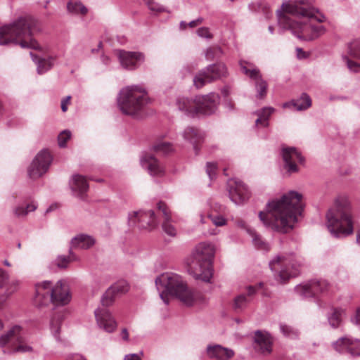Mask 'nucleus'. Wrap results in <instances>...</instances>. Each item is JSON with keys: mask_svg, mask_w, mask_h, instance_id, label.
<instances>
[{"mask_svg": "<svg viewBox=\"0 0 360 360\" xmlns=\"http://www.w3.org/2000/svg\"><path fill=\"white\" fill-rule=\"evenodd\" d=\"M52 162V157L47 150H41L28 167L27 174L30 179H37L44 174Z\"/></svg>", "mask_w": 360, "mask_h": 360, "instance_id": "dca6fc26", "label": "nucleus"}, {"mask_svg": "<svg viewBox=\"0 0 360 360\" xmlns=\"http://www.w3.org/2000/svg\"><path fill=\"white\" fill-rule=\"evenodd\" d=\"M228 186L230 198L235 204H242L249 198L250 191L243 181L231 179Z\"/></svg>", "mask_w": 360, "mask_h": 360, "instance_id": "6ab92c4d", "label": "nucleus"}, {"mask_svg": "<svg viewBox=\"0 0 360 360\" xmlns=\"http://www.w3.org/2000/svg\"><path fill=\"white\" fill-rule=\"evenodd\" d=\"M281 155L285 163L284 167L289 173L298 171L296 162L300 163L304 162V158L295 147L283 146L281 148Z\"/></svg>", "mask_w": 360, "mask_h": 360, "instance_id": "aec40b11", "label": "nucleus"}, {"mask_svg": "<svg viewBox=\"0 0 360 360\" xmlns=\"http://www.w3.org/2000/svg\"><path fill=\"white\" fill-rule=\"evenodd\" d=\"M279 327L281 332L284 336L291 339H295L298 338L300 333L292 326L284 323H280Z\"/></svg>", "mask_w": 360, "mask_h": 360, "instance_id": "4c0bfd02", "label": "nucleus"}, {"mask_svg": "<svg viewBox=\"0 0 360 360\" xmlns=\"http://www.w3.org/2000/svg\"><path fill=\"white\" fill-rule=\"evenodd\" d=\"M71 98L70 96H68L65 98H64L61 101V110L63 112H66L68 110V103L70 102V100Z\"/></svg>", "mask_w": 360, "mask_h": 360, "instance_id": "5fc2aeb1", "label": "nucleus"}, {"mask_svg": "<svg viewBox=\"0 0 360 360\" xmlns=\"http://www.w3.org/2000/svg\"><path fill=\"white\" fill-rule=\"evenodd\" d=\"M224 107L229 110H233V103H232V101H226L224 103Z\"/></svg>", "mask_w": 360, "mask_h": 360, "instance_id": "680f3d73", "label": "nucleus"}, {"mask_svg": "<svg viewBox=\"0 0 360 360\" xmlns=\"http://www.w3.org/2000/svg\"><path fill=\"white\" fill-rule=\"evenodd\" d=\"M188 25L191 27H194L197 26V24L195 22V20H194L188 23Z\"/></svg>", "mask_w": 360, "mask_h": 360, "instance_id": "338daca9", "label": "nucleus"}, {"mask_svg": "<svg viewBox=\"0 0 360 360\" xmlns=\"http://www.w3.org/2000/svg\"><path fill=\"white\" fill-rule=\"evenodd\" d=\"M335 351L341 354H349L352 356H360V340L349 336L339 338L333 343Z\"/></svg>", "mask_w": 360, "mask_h": 360, "instance_id": "a211bd4d", "label": "nucleus"}, {"mask_svg": "<svg viewBox=\"0 0 360 360\" xmlns=\"http://www.w3.org/2000/svg\"><path fill=\"white\" fill-rule=\"evenodd\" d=\"M36 295L34 302L39 307L53 305H65L70 301V295L68 286L58 281L53 286L49 281H44L35 284Z\"/></svg>", "mask_w": 360, "mask_h": 360, "instance_id": "1a4fd4ad", "label": "nucleus"}, {"mask_svg": "<svg viewBox=\"0 0 360 360\" xmlns=\"http://www.w3.org/2000/svg\"><path fill=\"white\" fill-rule=\"evenodd\" d=\"M141 165L148 170L151 176H160L164 174V168L160 162L152 155L145 154L141 158Z\"/></svg>", "mask_w": 360, "mask_h": 360, "instance_id": "393cba45", "label": "nucleus"}, {"mask_svg": "<svg viewBox=\"0 0 360 360\" xmlns=\"http://www.w3.org/2000/svg\"><path fill=\"white\" fill-rule=\"evenodd\" d=\"M221 53V49L220 47H210L205 51V58L207 60H213L218 58Z\"/></svg>", "mask_w": 360, "mask_h": 360, "instance_id": "c03bdc74", "label": "nucleus"}, {"mask_svg": "<svg viewBox=\"0 0 360 360\" xmlns=\"http://www.w3.org/2000/svg\"><path fill=\"white\" fill-rule=\"evenodd\" d=\"M348 53L356 59H360V39L354 40L349 44Z\"/></svg>", "mask_w": 360, "mask_h": 360, "instance_id": "58836bf2", "label": "nucleus"}, {"mask_svg": "<svg viewBox=\"0 0 360 360\" xmlns=\"http://www.w3.org/2000/svg\"><path fill=\"white\" fill-rule=\"evenodd\" d=\"M8 279V274L0 268V288H2L7 283Z\"/></svg>", "mask_w": 360, "mask_h": 360, "instance_id": "864d4df0", "label": "nucleus"}, {"mask_svg": "<svg viewBox=\"0 0 360 360\" xmlns=\"http://www.w3.org/2000/svg\"><path fill=\"white\" fill-rule=\"evenodd\" d=\"M67 9L69 13L74 15H86L88 12V9L81 1L75 0H71L68 3Z\"/></svg>", "mask_w": 360, "mask_h": 360, "instance_id": "c9c22d12", "label": "nucleus"}, {"mask_svg": "<svg viewBox=\"0 0 360 360\" xmlns=\"http://www.w3.org/2000/svg\"><path fill=\"white\" fill-rule=\"evenodd\" d=\"M18 285V282H13L9 288H8L4 293L0 295V309H1L5 305L7 299L10 297V295L16 290L17 285Z\"/></svg>", "mask_w": 360, "mask_h": 360, "instance_id": "a19ab883", "label": "nucleus"}, {"mask_svg": "<svg viewBox=\"0 0 360 360\" xmlns=\"http://www.w3.org/2000/svg\"><path fill=\"white\" fill-rule=\"evenodd\" d=\"M329 284L325 280H313L295 287V291L303 297H312L326 292Z\"/></svg>", "mask_w": 360, "mask_h": 360, "instance_id": "f3484780", "label": "nucleus"}, {"mask_svg": "<svg viewBox=\"0 0 360 360\" xmlns=\"http://www.w3.org/2000/svg\"><path fill=\"white\" fill-rule=\"evenodd\" d=\"M274 112V108L271 107H265L259 110H257L255 114L258 116L255 120V125H260L262 127H267L269 126V119L271 114Z\"/></svg>", "mask_w": 360, "mask_h": 360, "instance_id": "f704fd0d", "label": "nucleus"}, {"mask_svg": "<svg viewBox=\"0 0 360 360\" xmlns=\"http://www.w3.org/2000/svg\"><path fill=\"white\" fill-rule=\"evenodd\" d=\"M72 247L70 248L69 250V255L68 256H66L67 258H68V261L69 262H75V261H78L79 260V258L78 257L72 252Z\"/></svg>", "mask_w": 360, "mask_h": 360, "instance_id": "6e6d98bb", "label": "nucleus"}, {"mask_svg": "<svg viewBox=\"0 0 360 360\" xmlns=\"http://www.w3.org/2000/svg\"><path fill=\"white\" fill-rule=\"evenodd\" d=\"M350 321L352 324L360 326V307L356 308L354 314L350 318Z\"/></svg>", "mask_w": 360, "mask_h": 360, "instance_id": "603ef678", "label": "nucleus"}, {"mask_svg": "<svg viewBox=\"0 0 360 360\" xmlns=\"http://www.w3.org/2000/svg\"><path fill=\"white\" fill-rule=\"evenodd\" d=\"M66 360H86L82 355L75 354L68 356Z\"/></svg>", "mask_w": 360, "mask_h": 360, "instance_id": "13d9d810", "label": "nucleus"}, {"mask_svg": "<svg viewBox=\"0 0 360 360\" xmlns=\"http://www.w3.org/2000/svg\"><path fill=\"white\" fill-rule=\"evenodd\" d=\"M117 58L122 67L127 70H134L144 61V55L139 52L116 51Z\"/></svg>", "mask_w": 360, "mask_h": 360, "instance_id": "412c9836", "label": "nucleus"}, {"mask_svg": "<svg viewBox=\"0 0 360 360\" xmlns=\"http://www.w3.org/2000/svg\"><path fill=\"white\" fill-rule=\"evenodd\" d=\"M125 281H118L108 288L101 298L102 307L95 310L94 314L98 327L107 333H112L117 326V322L106 308L112 304L115 297L128 291Z\"/></svg>", "mask_w": 360, "mask_h": 360, "instance_id": "0eeeda50", "label": "nucleus"}, {"mask_svg": "<svg viewBox=\"0 0 360 360\" xmlns=\"http://www.w3.org/2000/svg\"><path fill=\"white\" fill-rule=\"evenodd\" d=\"M296 51L297 56L299 59H304L308 56V54L306 52H304L301 48H297Z\"/></svg>", "mask_w": 360, "mask_h": 360, "instance_id": "4d7b16f0", "label": "nucleus"}, {"mask_svg": "<svg viewBox=\"0 0 360 360\" xmlns=\"http://www.w3.org/2000/svg\"><path fill=\"white\" fill-rule=\"evenodd\" d=\"M37 208V205L32 202L26 206L18 205L13 207V212L17 217H24L30 212H34Z\"/></svg>", "mask_w": 360, "mask_h": 360, "instance_id": "e433bc0d", "label": "nucleus"}, {"mask_svg": "<svg viewBox=\"0 0 360 360\" xmlns=\"http://www.w3.org/2000/svg\"><path fill=\"white\" fill-rule=\"evenodd\" d=\"M124 360H141L140 356L137 354H127Z\"/></svg>", "mask_w": 360, "mask_h": 360, "instance_id": "bf43d9fd", "label": "nucleus"}, {"mask_svg": "<svg viewBox=\"0 0 360 360\" xmlns=\"http://www.w3.org/2000/svg\"><path fill=\"white\" fill-rule=\"evenodd\" d=\"M356 242L360 245V227H359V229L357 231Z\"/></svg>", "mask_w": 360, "mask_h": 360, "instance_id": "774afa93", "label": "nucleus"}, {"mask_svg": "<svg viewBox=\"0 0 360 360\" xmlns=\"http://www.w3.org/2000/svg\"><path fill=\"white\" fill-rule=\"evenodd\" d=\"M64 319V312L63 311H58L55 312L51 319L50 322V330L57 341H60L61 339L60 338V331L62 322Z\"/></svg>", "mask_w": 360, "mask_h": 360, "instance_id": "2f4dec72", "label": "nucleus"}, {"mask_svg": "<svg viewBox=\"0 0 360 360\" xmlns=\"http://www.w3.org/2000/svg\"><path fill=\"white\" fill-rule=\"evenodd\" d=\"M96 243L94 237L86 234H79L71 240L72 248L87 250L91 248Z\"/></svg>", "mask_w": 360, "mask_h": 360, "instance_id": "7c9ffc66", "label": "nucleus"}, {"mask_svg": "<svg viewBox=\"0 0 360 360\" xmlns=\"http://www.w3.org/2000/svg\"><path fill=\"white\" fill-rule=\"evenodd\" d=\"M207 356L212 360H230L234 355V351L219 344H210L206 347Z\"/></svg>", "mask_w": 360, "mask_h": 360, "instance_id": "4be33fe9", "label": "nucleus"}, {"mask_svg": "<svg viewBox=\"0 0 360 360\" xmlns=\"http://www.w3.org/2000/svg\"><path fill=\"white\" fill-rule=\"evenodd\" d=\"M101 61L105 65H108L110 63V58L105 55H102L101 57Z\"/></svg>", "mask_w": 360, "mask_h": 360, "instance_id": "e2e57ef3", "label": "nucleus"}, {"mask_svg": "<svg viewBox=\"0 0 360 360\" xmlns=\"http://www.w3.org/2000/svg\"><path fill=\"white\" fill-rule=\"evenodd\" d=\"M7 346V351L4 353H32L34 352L32 342L24 335L22 328L19 325L12 326L6 333L0 336V347Z\"/></svg>", "mask_w": 360, "mask_h": 360, "instance_id": "f8f14e48", "label": "nucleus"}, {"mask_svg": "<svg viewBox=\"0 0 360 360\" xmlns=\"http://www.w3.org/2000/svg\"><path fill=\"white\" fill-rule=\"evenodd\" d=\"M217 165L214 162H207L206 165V172L210 179L212 180L216 176Z\"/></svg>", "mask_w": 360, "mask_h": 360, "instance_id": "09e8293b", "label": "nucleus"}, {"mask_svg": "<svg viewBox=\"0 0 360 360\" xmlns=\"http://www.w3.org/2000/svg\"><path fill=\"white\" fill-rule=\"evenodd\" d=\"M239 64L243 73L255 81V86L257 91L256 97L259 99L264 98L266 95L268 84L267 82L262 79L259 69L253 64L248 63L247 61L240 60Z\"/></svg>", "mask_w": 360, "mask_h": 360, "instance_id": "2eb2a0df", "label": "nucleus"}, {"mask_svg": "<svg viewBox=\"0 0 360 360\" xmlns=\"http://www.w3.org/2000/svg\"><path fill=\"white\" fill-rule=\"evenodd\" d=\"M197 34L200 37L202 38L211 39L212 37V35L210 32L209 28L205 27H200L197 30Z\"/></svg>", "mask_w": 360, "mask_h": 360, "instance_id": "3c124183", "label": "nucleus"}, {"mask_svg": "<svg viewBox=\"0 0 360 360\" xmlns=\"http://www.w3.org/2000/svg\"><path fill=\"white\" fill-rule=\"evenodd\" d=\"M326 225L334 238H345L353 233L350 207L344 199H338L326 214Z\"/></svg>", "mask_w": 360, "mask_h": 360, "instance_id": "39448f33", "label": "nucleus"}, {"mask_svg": "<svg viewBox=\"0 0 360 360\" xmlns=\"http://www.w3.org/2000/svg\"><path fill=\"white\" fill-rule=\"evenodd\" d=\"M277 11L278 23L283 30H289L298 39L312 41L325 32L323 25L312 23L311 20L323 22L324 17L316 15V11L307 0H291L283 3Z\"/></svg>", "mask_w": 360, "mask_h": 360, "instance_id": "f257e3e1", "label": "nucleus"}, {"mask_svg": "<svg viewBox=\"0 0 360 360\" xmlns=\"http://www.w3.org/2000/svg\"><path fill=\"white\" fill-rule=\"evenodd\" d=\"M254 348L263 354H269L272 351V340L269 333L256 330L254 335Z\"/></svg>", "mask_w": 360, "mask_h": 360, "instance_id": "b1692460", "label": "nucleus"}, {"mask_svg": "<svg viewBox=\"0 0 360 360\" xmlns=\"http://www.w3.org/2000/svg\"><path fill=\"white\" fill-rule=\"evenodd\" d=\"M158 207L162 212L164 217V221L162 224L164 232L169 236H175L176 235V229L172 223L171 216L168 212L167 205L164 202H160L158 204Z\"/></svg>", "mask_w": 360, "mask_h": 360, "instance_id": "c756f323", "label": "nucleus"}, {"mask_svg": "<svg viewBox=\"0 0 360 360\" xmlns=\"http://www.w3.org/2000/svg\"><path fill=\"white\" fill-rule=\"evenodd\" d=\"M155 285L160 298L168 304V295H173L188 306L195 300L194 292L190 289L183 278L176 274L164 273L155 279Z\"/></svg>", "mask_w": 360, "mask_h": 360, "instance_id": "20e7f679", "label": "nucleus"}, {"mask_svg": "<svg viewBox=\"0 0 360 360\" xmlns=\"http://www.w3.org/2000/svg\"><path fill=\"white\" fill-rule=\"evenodd\" d=\"M128 222L130 226H137L140 229L153 230L158 225L154 211L139 210L129 214Z\"/></svg>", "mask_w": 360, "mask_h": 360, "instance_id": "4468645a", "label": "nucleus"}, {"mask_svg": "<svg viewBox=\"0 0 360 360\" xmlns=\"http://www.w3.org/2000/svg\"><path fill=\"white\" fill-rule=\"evenodd\" d=\"M269 264L274 272L275 279L280 283H285L290 278L300 274L303 259L292 255H277L269 262Z\"/></svg>", "mask_w": 360, "mask_h": 360, "instance_id": "9b49d317", "label": "nucleus"}, {"mask_svg": "<svg viewBox=\"0 0 360 360\" xmlns=\"http://www.w3.org/2000/svg\"><path fill=\"white\" fill-rule=\"evenodd\" d=\"M188 23L185 21H181L179 24V27L181 30H185L188 27Z\"/></svg>", "mask_w": 360, "mask_h": 360, "instance_id": "69168bd1", "label": "nucleus"}, {"mask_svg": "<svg viewBox=\"0 0 360 360\" xmlns=\"http://www.w3.org/2000/svg\"><path fill=\"white\" fill-rule=\"evenodd\" d=\"M70 186L77 196L83 199L84 194L89 189V184L86 178L80 174H74L70 180Z\"/></svg>", "mask_w": 360, "mask_h": 360, "instance_id": "bb28decb", "label": "nucleus"}, {"mask_svg": "<svg viewBox=\"0 0 360 360\" xmlns=\"http://www.w3.org/2000/svg\"><path fill=\"white\" fill-rule=\"evenodd\" d=\"M71 132L69 130H64L58 136V145L63 148L66 146V142L70 139Z\"/></svg>", "mask_w": 360, "mask_h": 360, "instance_id": "49530a36", "label": "nucleus"}, {"mask_svg": "<svg viewBox=\"0 0 360 360\" xmlns=\"http://www.w3.org/2000/svg\"><path fill=\"white\" fill-rule=\"evenodd\" d=\"M210 218L212 223L217 226H224L226 223V219L221 215H210Z\"/></svg>", "mask_w": 360, "mask_h": 360, "instance_id": "8fccbe9b", "label": "nucleus"}, {"mask_svg": "<svg viewBox=\"0 0 360 360\" xmlns=\"http://www.w3.org/2000/svg\"><path fill=\"white\" fill-rule=\"evenodd\" d=\"M342 58L350 72L354 73L360 72V63L351 60L348 56H343Z\"/></svg>", "mask_w": 360, "mask_h": 360, "instance_id": "37998d69", "label": "nucleus"}, {"mask_svg": "<svg viewBox=\"0 0 360 360\" xmlns=\"http://www.w3.org/2000/svg\"><path fill=\"white\" fill-rule=\"evenodd\" d=\"M227 75L224 64L216 63L208 65L200 70L193 78V84L197 89L202 88L206 84L219 79Z\"/></svg>", "mask_w": 360, "mask_h": 360, "instance_id": "ddd939ff", "label": "nucleus"}, {"mask_svg": "<svg viewBox=\"0 0 360 360\" xmlns=\"http://www.w3.org/2000/svg\"><path fill=\"white\" fill-rule=\"evenodd\" d=\"M70 264L68 258L64 255H58L54 260V264L60 269H65Z\"/></svg>", "mask_w": 360, "mask_h": 360, "instance_id": "de8ad7c7", "label": "nucleus"}, {"mask_svg": "<svg viewBox=\"0 0 360 360\" xmlns=\"http://www.w3.org/2000/svg\"><path fill=\"white\" fill-rule=\"evenodd\" d=\"M30 56L33 60V61L37 65V70L38 74L41 75L47 72L50 70L53 65V61L56 59V57L50 56L49 58H39L36 55L33 54L32 52L30 53Z\"/></svg>", "mask_w": 360, "mask_h": 360, "instance_id": "473e14b6", "label": "nucleus"}, {"mask_svg": "<svg viewBox=\"0 0 360 360\" xmlns=\"http://www.w3.org/2000/svg\"><path fill=\"white\" fill-rule=\"evenodd\" d=\"M236 224L238 227L244 229L247 231L248 233L252 238V243L255 248L263 250H268L269 249V244L264 241L261 236L259 234H257L254 229L248 227V226L246 225L245 222L243 220H236Z\"/></svg>", "mask_w": 360, "mask_h": 360, "instance_id": "cd10ccee", "label": "nucleus"}, {"mask_svg": "<svg viewBox=\"0 0 360 360\" xmlns=\"http://www.w3.org/2000/svg\"><path fill=\"white\" fill-rule=\"evenodd\" d=\"M121 336L122 338L125 341H127L129 340V333L127 328H123L122 330Z\"/></svg>", "mask_w": 360, "mask_h": 360, "instance_id": "052dcab7", "label": "nucleus"}, {"mask_svg": "<svg viewBox=\"0 0 360 360\" xmlns=\"http://www.w3.org/2000/svg\"><path fill=\"white\" fill-rule=\"evenodd\" d=\"M219 100L217 94L210 93L205 96H198L194 99L178 97L175 105L179 110L188 116L210 115L216 112Z\"/></svg>", "mask_w": 360, "mask_h": 360, "instance_id": "9d476101", "label": "nucleus"}, {"mask_svg": "<svg viewBox=\"0 0 360 360\" xmlns=\"http://www.w3.org/2000/svg\"><path fill=\"white\" fill-rule=\"evenodd\" d=\"M346 314V310L341 307L332 309V312L328 316L330 326L333 328H338L342 324L343 317Z\"/></svg>", "mask_w": 360, "mask_h": 360, "instance_id": "72a5a7b5", "label": "nucleus"}, {"mask_svg": "<svg viewBox=\"0 0 360 360\" xmlns=\"http://www.w3.org/2000/svg\"><path fill=\"white\" fill-rule=\"evenodd\" d=\"M18 285V282H13L9 288H8L4 293L0 295V309H1L5 305L7 299L10 297V295L16 290L17 285Z\"/></svg>", "mask_w": 360, "mask_h": 360, "instance_id": "ea45409f", "label": "nucleus"}, {"mask_svg": "<svg viewBox=\"0 0 360 360\" xmlns=\"http://www.w3.org/2000/svg\"><path fill=\"white\" fill-rule=\"evenodd\" d=\"M40 31L39 22L35 18L32 16L20 17L0 27V45L14 44L22 49H38L39 45L34 36Z\"/></svg>", "mask_w": 360, "mask_h": 360, "instance_id": "7ed1b4c3", "label": "nucleus"}, {"mask_svg": "<svg viewBox=\"0 0 360 360\" xmlns=\"http://www.w3.org/2000/svg\"><path fill=\"white\" fill-rule=\"evenodd\" d=\"M302 195L290 191L280 198L269 200L259 218L264 226L285 233L293 229L303 210Z\"/></svg>", "mask_w": 360, "mask_h": 360, "instance_id": "f03ea898", "label": "nucleus"}, {"mask_svg": "<svg viewBox=\"0 0 360 360\" xmlns=\"http://www.w3.org/2000/svg\"><path fill=\"white\" fill-rule=\"evenodd\" d=\"M153 150L157 153L166 155L172 150V146L168 142H160L153 146Z\"/></svg>", "mask_w": 360, "mask_h": 360, "instance_id": "79ce46f5", "label": "nucleus"}, {"mask_svg": "<svg viewBox=\"0 0 360 360\" xmlns=\"http://www.w3.org/2000/svg\"><path fill=\"white\" fill-rule=\"evenodd\" d=\"M183 137L193 145L195 154H198V145L203 141V133L197 128L188 127L184 131Z\"/></svg>", "mask_w": 360, "mask_h": 360, "instance_id": "a878e982", "label": "nucleus"}, {"mask_svg": "<svg viewBox=\"0 0 360 360\" xmlns=\"http://www.w3.org/2000/svg\"><path fill=\"white\" fill-rule=\"evenodd\" d=\"M311 105V99L310 96L306 93H302L299 98L283 103V107L284 108H290L297 111H302L308 109Z\"/></svg>", "mask_w": 360, "mask_h": 360, "instance_id": "c85d7f7f", "label": "nucleus"}, {"mask_svg": "<svg viewBox=\"0 0 360 360\" xmlns=\"http://www.w3.org/2000/svg\"><path fill=\"white\" fill-rule=\"evenodd\" d=\"M215 248L208 242L198 243L192 252V262L188 265V271L197 280L210 283L212 277V260Z\"/></svg>", "mask_w": 360, "mask_h": 360, "instance_id": "423d86ee", "label": "nucleus"}, {"mask_svg": "<svg viewBox=\"0 0 360 360\" xmlns=\"http://www.w3.org/2000/svg\"><path fill=\"white\" fill-rule=\"evenodd\" d=\"M117 102L123 114L136 117L143 111L150 102V98L144 88L139 85H131L120 91Z\"/></svg>", "mask_w": 360, "mask_h": 360, "instance_id": "6e6552de", "label": "nucleus"}, {"mask_svg": "<svg viewBox=\"0 0 360 360\" xmlns=\"http://www.w3.org/2000/svg\"><path fill=\"white\" fill-rule=\"evenodd\" d=\"M262 283H259L256 286L250 285L247 288V294L242 293L237 295L233 302L234 311L240 312L246 309L251 302L252 297L256 294L257 290L262 288Z\"/></svg>", "mask_w": 360, "mask_h": 360, "instance_id": "5701e85b", "label": "nucleus"}, {"mask_svg": "<svg viewBox=\"0 0 360 360\" xmlns=\"http://www.w3.org/2000/svg\"><path fill=\"white\" fill-rule=\"evenodd\" d=\"M148 9L153 13H162L166 11V8L162 5L153 1V0H145Z\"/></svg>", "mask_w": 360, "mask_h": 360, "instance_id": "a18cd8bd", "label": "nucleus"}, {"mask_svg": "<svg viewBox=\"0 0 360 360\" xmlns=\"http://www.w3.org/2000/svg\"><path fill=\"white\" fill-rule=\"evenodd\" d=\"M221 94L224 97H227L230 94V90L228 86H226L221 89Z\"/></svg>", "mask_w": 360, "mask_h": 360, "instance_id": "0e129e2a", "label": "nucleus"}]
</instances>
